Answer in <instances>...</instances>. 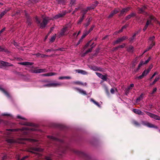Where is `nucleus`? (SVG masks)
I'll return each instance as SVG.
<instances>
[{
  "label": "nucleus",
  "instance_id": "aec40b11",
  "mask_svg": "<svg viewBox=\"0 0 160 160\" xmlns=\"http://www.w3.org/2000/svg\"><path fill=\"white\" fill-rule=\"evenodd\" d=\"M57 73L54 72H50L44 74H42V76L44 77L51 76L55 75H56Z\"/></svg>",
  "mask_w": 160,
  "mask_h": 160
},
{
  "label": "nucleus",
  "instance_id": "f257e3e1",
  "mask_svg": "<svg viewBox=\"0 0 160 160\" xmlns=\"http://www.w3.org/2000/svg\"><path fill=\"white\" fill-rule=\"evenodd\" d=\"M48 138H49L51 140L56 141L60 145L58 146L59 149L62 153H64V151L66 150V148L65 147H64V145H65L64 142L62 140H59L57 138L54 137L52 136H48Z\"/></svg>",
  "mask_w": 160,
  "mask_h": 160
},
{
  "label": "nucleus",
  "instance_id": "864d4df0",
  "mask_svg": "<svg viewBox=\"0 0 160 160\" xmlns=\"http://www.w3.org/2000/svg\"><path fill=\"white\" fill-rule=\"evenodd\" d=\"M64 48H59L58 49H54V51H64Z\"/></svg>",
  "mask_w": 160,
  "mask_h": 160
},
{
  "label": "nucleus",
  "instance_id": "a19ab883",
  "mask_svg": "<svg viewBox=\"0 0 160 160\" xmlns=\"http://www.w3.org/2000/svg\"><path fill=\"white\" fill-rule=\"evenodd\" d=\"M0 64L3 66H7V64L8 63V62L5 61H0Z\"/></svg>",
  "mask_w": 160,
  "mask_h": 160
},
{
  "label": "nucleus",
  "instance_id": "a18cd8bd",
  "mask_svg": "<svg viewBox=\"0 0 160 160\" xmlns=\"http://www.w3.org/2000/svg\"><path fill=\"white\" fill-rule=\"evenodd\" d=\"M7 11L6 10H5L2 12L0 14V18H2V17L6 14L7 13Z\"/></svg>",
  "mask_w": 160,
  "mask_h": 160
},
{
  "label": "nucleus",
  "instance_id": "603ef678",
  "mask_svg": "<svg viewBox=\"0 0 160 160\" xmlns=\"http://www.w3.org/2000/svg\"><path fill=\"white\" fill-rule=\"evenodd\" d=\"M17 118H18L21 119H22V120H27L26 118H24L22 117H21V116H20L19 115H18L17 116Z\"/></svg>",
  "mask_w": 160,
  "mask_h": 160
},
{
  "label": "nucleus",
  "instance_id": "8fccbe9b",
  "mask_svg": "<svg viewBox=\"0 0 160 160\" xmlns=\"http://www.w3.org/2000/svg\"><path fill=\"white\" fill-rule=\"evenodd\" d=\"M91 40L89 41V42H88L86 44V45H85V46H84V49H85L86 48H87L88 47L89 45V44H90V42H91Z\"/></svg>",
  "mask_w": 160,
  "mask_h": 160
},
{
  "label": "nucleus",
  "instance_id": "ddd939ff",
  "mask_svg": "<svg viewBox=\"0 0 160 160\" xmlns=\"http://www.w3.org/2000/svg\"><path fill=\"white\" fill-rule=\"evenodd\" d=\"M131 7H128L126 8H123L120 11V15H122L126 13L130 9Z\"/></svg>",
  "mask_w": 160,
  "mask_h": 160
},
{
  "label": "nucleus",
  "instance_id": "412c9836",
  "mask_svg": "<svg viewBox=\"0 0 160 160\" xmlns=\"http://www.w3.org/2000/svg\"><path fill=\"white\" fill-rule=\"evenodd\" d=\"M67 27H66L62 28L60 33V36H62L64 35H65V33L66 31L67 30Z\"/></svg>",
  "mask_w": 160,
  "mask_h": 160
},
{
  "label": "nucleus",
  "instance_id": "393cba45",
  "mask_svg": "<svg viewBox=\"0 0 160 160\" xmlns=\"http://www.w3.org/2000/svg\"><path fill=\"white\" fill-rule=\"evenodd\" d=\"M74 83L76 84L81 85L83 86H86L87 85V83L86 82H85L84 83L79 81H77L74 82Z\"/></svg>",
  "mask_w": 160,
  "mask_h": 160
},
{
  "label": "nucleus",
  "instance_id": "20e7f679",
  "mask_svg": "<svg viewBox=\"0 0 160 160\" xmlns=\"http://www.w3.org/2000/svg\"><path fill=\"white\" fill-rule=\"evenodd\" d=\"M30 72L32 73H39L46 72L48 70L46 68L39 69H31L29 70Z\"/></svg>",
  "mask_w": 160,
  "mask_h": 160
},
{
  "label": "nucleus",
  "instance_id": "c756f323",
  "mask_svg": "<svg viewBox=\"0 0 160 160\" xmlns=\"http://www.w3.org/2000/svg\"><path fill=\"white\" fill-rule=\"evenodd\" d=\"M160 79V75H158V77H157L155 78V79L154 80V81L152 82V84H151V85H152L155 83L156 82L158 81Z\"/></svg>",
  "mask_w": 160,
  "mask_h": 160
},
{
  "label": "nucleus",
  "instance_id": "e433bc0d",
  "mask_svg": "<svg viewBox=\"0 0 160 160\" xmlns=\"http://www.w3.org/2000/svg\"><path fill=\"white\" fill-rule=\"evenodd\" d=\"M51 83V87H56L58 86H61L62 84L60 83Z\"/></svg>",
  "mask_w": 160,
  "mask_h": 160
},
{
  "label": "nucleus",
  "instance_id": "4c0bfd02",
  "mask_svg": "<svg viewBox=\"0 0 160 160\" xmlns=\"http://www.w3.org/2000/svg\"><path fill=\"white\" fill-rule=\"evenodd\" d=\"M143 94H141L140 96L136 99V101L138 102L142 100L143 99Z\"/></svg>",
  "mask_w": 160,
  "mask_h": 160
},
{
  "label": "nucleus",
  "instance_id": "49530a36",
  "mask_svg": "<svg viewBox=\"0 0 160 160\" xmlns=\"http://www.w3.org/2000/svg\"><path fill=\"white\" fill-rule=\"evenodd\" d=\"M94 46H92V47L90 48H89V49L86 51L84 53V54H86L88 52H91L92 50V48H93Z\"/></svg>",
  "mask_w": 160,
  "mask_h": 160
},
{
  "label": "nucleus",
  "instance_id": "2eb2a0df",
  "mask_svg": "<svg viewBox=\"0 0 160 160\" xmlns=\"http://www.w3.org/2000/svg\"><path fill=\"white\" fill-rule=\"evenodd\" d=\"M148 72H147L146 70H145L142 72V75H140V76H139L138 77H137V78H138L139 79H142L144 77L146 76L148 74Z\"/></svg>",
  "mask_w": 160,
  "mask_h": 160
},
{
  "label": "nucleus",
  "instance_id": "0eeeda50",
  "mask_svg": "<svg viewBox=\"0 0 160 160\" xmlns=\"http://www.w3.org/2000/svg\"><path fill=\"white\" fill-rule=\"evenodd\" d=\"M128 37L126 36H123L122 37L118 38L116 40L113 42V45L116 44L120 42H122L124 40L128 39Z\"/></svg>",
  "mask_w": 160,
  "mask_h": 160
},
{
  "label": "nucleus",
  "instance_id": "4d7b16f0",
  "mask_svg": "<svg viewBox=\"0 0 160 160\" xmlns=\"http://www.w3.org/2000/svg\"><path fill=\"white\" fill-rule=\"evenodd\" d=\"M158 74L157 72H155L152 75V77L150 78V80H151L152 78L156 75Z\"/></svg>",
  "mask_w": 160,
  "mask_h": 160
},
{
  "label": "nucleus",
  "instance_id": "c85d7f7f",
  "mask_svg": "<svg viewBox=\"0 0 160 160\" xmlns=\"http://www.w3.org/2000/svg\"><path fill=\"white\" fill-rule=\"evenodd\" d=\"M132 111L135 113L139 115H140L141 113V111L140 110L137 109H133Z\"/></svg>",
  "mask_w": 160,
  "mask_h": 160
},
{
  "label": "nucleus",
  "instance_id": "f8f14e48",
  "mask_svg": "<svg viewBox=\"0 0 160 160\" xmlns=\"http://www.w3.org/2000/svg\"><path fill=\"white\" fill-rule=\"evenodd\" d=\"M73 88L78 91L79 93L85 95H87L86 91L82 89L77 87H74Z\"/></svg>",
  "mask_w": 160,
  "mask_h": 160
},
{
  "label": "nucleus",
  "instance_id": "de8ad7c7",
  "mask_svg": "<svg viewBox=\"0 0 160 160\" xmlns=\"http://www.w3.org/2000/svg\"><path fill=\"white\" fill-rule=\"evenodd\" d=\"M22 124L25 125H27L29 126H33V124L32 123H28L27 122H25Z\"/></svg>",
  "mask_w": 160,
  "mask_h": 160
},
{
  "label": "nucleus",
  "instance_id": "a878e982",
  "mask_svg": "<svg viewBox=\"0 0 160 160\" xmlns=\"http://www.w3.org/2000/svg\"><path fill=\"white\" fill-rule=\"evenodd\" d=\"M0 90L2 91L7 96L9 97L8 93L0 86Z\"/></svg>",
  "mask_w": 160,
  "mask_h": 160
},
{
  "label": "nucleus",
  "instance_id": "f704fd0d",
  "mask_svg": "<svg viewBox=\"0 0 160 160\" xmlns=\"http://www.w3.org/2000/svg\"><path fill=\"white\" fill-rule=\"evenodd\" d=\"M137 34V32L135 33L129 39V41L130 42H132L133 40L135 39V37L136 35Z\"/></svg>",
  "mask_w": 160,
  "mask_h": 160
},
{
  "label": "nucleus",
  "instance_id": "4468645a",
  "mask_svg": "<svg viewBox=\"0 0 160 160\" xmlns=\"http://www.w3.org/2000/svg\"><path fill=\"white\" fill-rule=\"evenodd\" d=\"M119 10L118 9L115 8L113 11L111 12V13H110L109 16H108V18H111L115 14H117L118 12H119Z\"/></svg>",
  "mask_w": 160,
  "mask_h": 160
},
{
  "label": "nucleus",
  "instance_id": "37998d69",
  "mask_svg": "<svg viewBox=\"0 0 160 160\" xmlns=\"http://www.w3.org/2000/svg\"><path fill=\"white\" fill-rule=\"evenodd\" d=\"M132 123L134 125L136 126H140V124L137 121L133 120L132 121Z\"/></svg>",
  "mask_w": 160,
  "mask_h": 160
},
{
  "label": "nucleus",
  "instance_id": "052dcab7",
  "mask_svg": "<svg viewBox=\"0 0 160 160\" xmlns=\"http://www.w3.org/2000/svg\"><path fill=\"white\" fill-rule=\"evenodd\" d=\"M157 90V88H154L153 89L151 93V94L152 95L155 92H156Z\"/></svg>",
  "mask_w": 160,
  "mask_h": 160
},
{
  "label": "nucleus",
  "instance_id": "9b49d317",
  "mask_svg": "<svg viewBox=\"0 0 160 160\" xmlns=\"http://www.w3.org/2000/svg\"><path fill=\"white\" fill-rule=\"evenodd\" d=\"M32 151L29 152L32 153H35V152H42L43 149L38 147H32L31 149Z\"/></svg>",
  "mask_w": 160,
  "mask_h": 160
},
{
  "label": "nucleus",
  "instance_id": "5701e85b",
  "mask_svg": "<svg viewBox=\"0 0 160 160\" xmlns=\"http://www.w3.org/2000/svg\"><path fill=\"white\" fill-rule=\"evenodd\" d=\"M76 71L78 73H81V74H83V75H87L88 74V73L87 72H86L85 71H84L83 70L78 69V70H76Z\"/></svg>",
  "mask_w": 160,
  "mask_h": 160
},
{
  "label": "nucleus",
  "instance_id": "3c124183",
  "mask_svg": "<svg viewBox=\"0 0 160 160\" xmlns=\"http://www.w3.org/2000/svg\"><path fill=\"white\" fill-rule=\"evenodd\" d=\"M51 154L50 155V156H46L45 157V160H52L51 157Z\"/></svg>",
  "mask_w": 160,
  "mask_h": 160
},
{
  "label": "nucleus",
  "instance_id": "c03bdc74",
  "mask_svg": "<svg viewBox=\"0 0 160 160\" xmlns=\"http://www.w3.org/2000/svg\"><path fill=\"white\" fill-rule=\"evenodd\" d=\"M88 11V10L87 8L83 9L81 11V12H82L83 14L82 15H84L85 16V14L87 13Z\"/></svg>",
  "mask_w": 160,
  "mask_h": 160
},
{
  "label": "nucleus",
  "instance_id": "e2e57ef3",
  "mask_svg": "<svg viewBox=\"0 0 160 160\" xmlns=\"http://www.w3.org/2000/svg\"><path fill=\"white\" fill-rule=\"evenodd\" d=\"M28 156H26L23 157L20 160L18 159V160H25L26 159L28 158Z\"/></svg>",
  "mask_w": 160,
  "mask_h": 160
},
{
  "label": "nucleus",
  "instance_id": "a211bd4d",
  "mask_svg": "<svg viewBox=\"0 0 160 160\" xmlns=\"http://www.w3.org/2000/svg\"><path fill=\"white\" fill-rule=\"evenodd\" d=\"M136 14L135 13L132 12L127 16L125 18L126 20H127L131 18L132 17L135 16Z\"/></svg>",
  "mask_w": 160,
  "mask_h": 160
},
{
  "label": "nucleus",
  "instance_id": "1a4fd4ad",
  "mask_svg": "<svg viewBox=\"0 0 160 160\" xmlns=\"http://www.w3.org/2000/svg\"><path fill=\"white\" fill-rule=\"evenodd\" d=\"M20 140L21 141L19 142L22 143H25L23 141H29L32 142H37V141L35 139H32L30 138H20Z\"/></svg>",
  "mask_w": 160,
  "mask_h": 160
},
{
  "label": "nucleus",
  "instance_id": "09e8293b",
  "mask_svg": "<svg viewBox=\"0 0 160 160\" xmlns=\"http://www.w3.org/2000/svg\"><path fill=\"white\" fill-rule=\"evenodd\" d=\"M56 38V35L52 37L50 39V41L52 42H53L55 41Z\"/></svg>",
  "mask_w": 160,
  "mask_h": 160
},
{
  "label": "nucleus",
  "instance_id": "7ed1b4c3",
  "mask_svg": "<svg viewBox=\"0 0 160 160\" xmlns=\"http://www.w3.org/2000/svg\"><path fill=\"white\" fill-rule=\"evenodd\" d=\"M35 19L37 23L40 24V27L41 29L44 28L46 26L49 21L52 19V18L48 17H46L43 18L42 21L41 22L40 19L36 17Z\"/></svg>",
  "mask_w": 160,
  "mask_h": 160
},
{
  "label": "nucleus",
  "instance_id": "4be33fe9",
  "mask_svg": "<svg viewBox=\"0 0 160 160\" xmlns=\"http://www.w3.org/2000/svg\"><path fill=\"white\" fill-rule=\"evenodd\" d=\"M91 69L93 70L94 71H102V69L101 68H99L96 66L92 67H91Z\"/></svg>",
  "mask_w": 160,
  "mask_h": 160
},
{
  "label": "nucleus",
  "instance_id": "5fc2aeb1",
  "mask_svg": "<svg viewBox=\"0 0 160 160\" xmlns=\"http://www.w3.org/2000/svg\"><path fill=\"white\" fill-rule=\"evenodd\" d=\"M95 26L94 25H92V26L90 28L89 30L88 31V32L89 33L92 31V30L94 28Z\"/></svg>",
  "mask_w": 160,
  "mask_h": 160
},
{
  "label": "nucleus",
  "instance_id": "6e6d98bb",
  "mask_svg": "<svg viewBox=\"0 0 160 160\" xmlns=\"http://www.w3.org/2000/svg\"><path fill=\"white\" fill-rule=\"evenodd\" d=\"M95 73L100 78H101L102 76V74L98 72H96Z\"/></svg>",
  "mask_w": 160,
  "mask_h": 160
},
{
  "label": "nucleus",
  "instance_id": "7c9ffc66",
  "mask_svg": "<svg viewBox=\"0 0 160 160\" xmlns=\"http://www.w3.org/2000/svg\"><path fill=\"white\" fill-rule=\"evenodd\" d=\"M7 142L8 143H15L16 142V141L15 140L13 139H7Z\"/></svg>",
  "mask_w": 160,
  "mask_h": 160
},
{
  "label": "nucleus",
  "instance_id": "bf43d9fd",
  "mask_svg": "<svg viewBox=\"0 0 160 160\" xmlns=\"http://www.w3.org/2000/svg\"><path fill=\"white\" fill-rule=\"evenodd\" d=\"M151 59L150 57H149L148 58V59L146 60L144 62H143V63L144 64H146L148 63L149 61H150V60Z\"/></svg>",
  "mask_w": 160,
  "mask_h": 160
},
{
  "label": "nucleus",
  "instance_id": "69168bd1",
  "mask_svg": "<svg viewBox=\"0 0 160 160\" xmlns=\"http://www.w3.org/2000/svg\"><path fill=\"white\" fill-rule=\"evenodd\" d=\"M44 87H51V83H48L47 84H45L43 85Z\"/></svg>",
  "mask_w": 160,
  "mask_h": 160
},
{
  "label": "nucleus",
  "instance_id": "0e129e2a",
  "mask_svg": "<svg viewBox=\"0 0 160 160\" xmlns=\"http://www.w3.org/2000/svg\"><path fill=\"white\" fill-rule=\"evenodd\" d=\"M82 41V38H80L79 40L78 41V42H77V43L76 44V46H78V45L80 43V42H81Z\"/></svg>",
  "mask_w": 160,
  "mask_h": 160
},
{
  "label": "nucleus",
  "instance_id": "423d86ee",
  "mask_svg": "<svg viewBox=\"0 0 160 160\" xmlns=\"http://www.w3.org/2000/svg\"><path fill=\"white\" fill-rule=\"evenodd\" d=\"M144 112L151 118H153L156 120H160V117L159 116L146 111H144Z\"/></svg>",
  "mask_w": 160,
  "mask_h": 160
},
{
  "label": "nucleus",
  "instance_id": "473e14b6",
  "mask_svg": "<svg viewBox=\"0 0 160 160\" xmlns=\"http://www.w3.org/2000/svg\"><path fill=\"white\" fill-rule=\"evenodd\" d=\"M71 78L69 76L60 77L58 78V79L59 80L63 79H71Z\"/></svg>",
  "mask_w": 160,
  "mask_h": 160
},
{
  "label": "nucleus",
  "instance_id": "b1692460",
  "mask_svg": "<svg viewBox=\"0 0 160 160\" xmlns=\"http://www.w3.org/2000/svg\"><path fill=\"white\" fill-rule=\"evenodd\" d=\"M146 8V7L144 6L141 8H138V13H143L144 12V10Z\"/></svg>",
  "mask_w": 160,
  "mask_h": 160
},
{
  "label": "nucleus",
  "instance_id": "f03ea898",
  "mask_svg": "<svg viewBox=\"0 0 160 160\" xmlns=\"http://www.w3.org/2000/svg\"><path fill=\"white\" fill-rule=\"evenodd\" d=\"M7 130L10 132H19L22 135H25L29 133V130L33 131L34 129L32 127H25L22 128L12 129H7Z\"/></svg>",
  "mask_w": 160,
  "mask_h": 160
},
{
  "label": "nucleus",
  "instance_id": "6ab92c4d",
  "mask_svg": "<svg viewBox=\"0 0 160 160\" xmlns=\"http://www.w3.org/2000/svg\"><path fill=\"white\" fill-rule=\"evenodd\" d=\"M19 63L21 65L28 66L29 65H32L34 63L33 62H20Z\"/></svg>",
  "mask_w": 160,
  "mask_h": 160
},
{
  "label": "nucleus",
  "instance_id": "338daca9",
  "mask_svg": "<svg viewBox=\"0 0 160 160\" xmlns=\"http://www.w3.org/2000/svg\"><path fill=\"white\" fill-rule=\"evenodd\" d=\"M110 92L111 93L113 94L114 93L115 90L114 88H112L110 90Z\"/></svg>",
  "mask_w": 160,
  "mask_h": 160
},
{
  "label": "nucleus",
  "instance_id": "cd10ccee",
  "mask_svg": "<svg viewBox=\"0 0 160 160\" xmlns=\"http://www.w3.org/2000/svg\"><path fill=\"white\" fill-rule=\"evenodd\" d=\"M98 4V2L97 1H96L93 2L92 4H91L90 5V6L92 8H93V9H94L97 6Z\"/></svg>",
  "mask_w": 160,
  "mask_h": 160
},
{
  "label": "nucleus",
  "instance_id": "774afa93",
  "mask_svg": "<svg viewBox=\"0 0 160 160\" xmlns=\"http://www.w3.org/2000/svg\"><path fill=\"white\" fill-rule=\"evenodd\" d=\"M7 157L6 155H4L2 157V160H7Z\"/></svg>",
  "mask_w": 160,
  "mask_h": 160
},
{
  "label": "nucleus",
  "instance_id": "2f4dec72",
  "mask_svg": "<svg viewBox=\"0 0 160 160\" xmlns=\"http://www.w3.org/2000/svg\"><path fill=\"white\" fill-rule=\"evenodd\" d=\"M89 33V32H88V31L86 30H85L83 33V34L81 37V38L83 39Z\"/></svg>",
  "mask_w": 160,
  "mask_h": 160
},
{
  "label": "nucleus",
  "instance_id": "ea45409f",
  "mask_svg": "<svg viewBox=\"0 0 160 160\" xmlns=\"http://www.w3.org/2000/svg\"><path fill=\"white\" fill-rule=\"evenodd\" d=\"M144 64L143 63V61H141L139 64L138 65V68L137 69L136 71H138L140 68V67L142 66L143 64Z\"/></svg>",
  "mask_w": 160,
  "mask_h": 160
},
{
  "label": "nucleus",
  "instance_id": "9d476101",
  "mask_svg": "<svg viewBox=\"0 0 160 160\" xmlns=\"http://www.w3.org/2000/svg\"><path fill=\"white\" fill-rule=\"evenodd\" d=\"M156 20L155 18L153 16H150L146 22V25L148 26L149 25L152 24L151 22L152 21H155Z\"/></svg>",
  "mask_w": 160,
  "mask_h": 160
},
{
  "label": "nucleus",
  "instance_id": "79ce46f5",
  "mask_svg": "<svg viewBox=\"0 0 160 160\" xmlns=\"http://www.w3.org/2000/svg\"><path fill=\"white\" fill-rule=\"evenodd\" d=\"M91 101L94 104L96 105L97 106H98V107H100V105L98 103V102L95 101L94 100H93L92 98H91L90 99Z\"/></svg>",
  "mask_w": 160,
  "mask_h": 160
},
{
  "label": "nucleus",
  "instance_id": "6e6552de",
  "mask_svg": "<svg viewBox=\"0 0 160 160\" xmlns=\"http://www.w3.org/2000/svg\"><path fill=\"white\" fill-rule=\"evenodd\" d=\"M66 14V12L65 11H63L61 13H59L53 17V18L55 19H58L59 18L63 17Z\"/></svg>",
  "mask_w": 160,
  "mask_h": 160
},
{
  "label": "nucleus",
  "instance_id": "13d9d810",
  "mask_svg": "<svg viewBox=\"0 0 160 160\" xmlns=\"http://www.w3.org/2000/svg\"><path fill=\"white\" fill-rule=\"evenodd\" d=\"M125 45L126 44L125 43H123L122 45L118 46V48H123L124 47Z\"/></svg>",
  "mask_w": 160,
  "mask_h": 160
},
{
  "label": "nucleus",
  "instance_id": "f3484780",
  "mask_svg": "<svg viewBox=\"0 0 160 160\" xmlns=\"http://www.w3.org/2000/svg\"><path fill=\"white\" fill-rule=\"evenodd\" d=\"M26 18L27 19V22L28 25H30L31 24V18L27 13H25Z\"/></svg>",
  "mask_w": 160,
  "mask_h": 160
},
{
  "label": "nucleus",
  "instance_id": "c9c22d12",
  "mask_svg": "<svg viewBox=\"0 0 160 160\" xmlns=\"http://www.w3.org/2000/svg\"><path fill=\"white\" fill-rule=\"evenodd\" d=\"M85 17L84 15H82V17L80 18L79 19V20L78 21V24H81V23L83 21L84 18Z\"/></svg>",
  "mask_w": 160,
  "mask_h": 160
},
{
  "label": "nucleus",
  "instance_id": "bb28decb",
  "mask_svg": "<svg viewBox=\"0 0 160 160\" xmlns=\"http://www.w3.org/2000/svg\"><path fill=\"white\" fill-rule=\"evenodd\" d=\"M127 50L129 52H132L134 51V47L130 45L128 48Z\"/></svg>",
  "mask_w": 160,
  "mask_h": 160
},
{
  "label": "nucleus",
  "instance_id": "dca6fc26",
  "mask_svg": "<svg viewBox=\"0 0 160 160\" xmlns=\"http://www.w3.org/2000/svg\"><path fill=\"white\" fill-rule=\"evenodd\" d=\"M144 125H146L147 127L149 128H153L157 129L158 127L156 126H155L154 125L152 124L149 123V122H143Z\"/></svg>",
  "mask_w": 160,
  "mask_h": 160
},
{
  "label": "nucleus",
  "instance_id": "39448f33",
  "mask_svg": "<svg viewBox=\"0 0 160 160\" xmlns=\"http://www.w3.org/2000/svg\"><path fill=\"white\" fill-rule=\"evenodd\" d=\"M155 38V37L153 36L149 38L148 41L149 46L147 48L149 50L151 49L155 45V42H154Z\"/></svg>",
  "mask_w": 160,
  "mask_h": 160
},
{
  "label": "nucleus",
  "instance_id": "680f3d73",
  "mask_svg": "<svg viewBox=\"0 0 160 160\" xmlns=\"http://www.w3.org/2000/svg\"><path fill=\"white\" fill-rule=\"evenodd\" d=\"M76 0H71L70 4L71 5H74L75 4Z\"/></svg>",
  "mask_w": 160,
  "mask_h": 160
},
{
  "label": "nucleus",
  "instance_id": "58836bf2",
  "mask_svg": "<svg viewBox=\"0 0 160 160\" xmlns=\"http://www.w3.org/2000/svg\"><path fill=\"white\" fill-rule=\"evenodd\" d=\"M91 20V18H89L87 22L84 24V26L85 27H87L89 25Z\"/></svg>",
  "mask_w": 160,
  "mask_h": 160
},
{
  "label": "nucleus",
  "instance_id": "72a5a7b5",
  "mask_svg": "<svg viewBox=\"0 0 160 160\" xmlns=\"http://www.w3.org/2000/svg\"><path fill=\"white\" fill-rule=\"evenodd\" d=\"M107 75L106 74H105L104 75L102 76L101 78L104 81H107Z\"/></svg>",
  "mask_w": 160,
  "mask_h": 160
}]
</instances>
